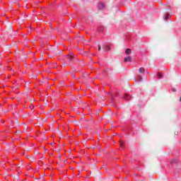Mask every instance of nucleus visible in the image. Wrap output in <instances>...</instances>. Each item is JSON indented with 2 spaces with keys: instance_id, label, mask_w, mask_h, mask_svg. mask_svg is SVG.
<instances>
[{
  "instance_id": "6e6552de",
  "label": "nucleus",
  "mask_w": 181,
  "mask_h": 181,
  "mask_svg": "<svg viewBox=\"0 0 181 181\" xmlns=\"http://www.w3.org/2000/svg\"><path fill=\"white\" fill-rule=\"evenodd\" d=\"M139 73L144 74V73H145V69L144 67H141L139 69Z\"/></svg>"
},
{
  "instance_id": "f8f14e48",
  "label": "nucleus",
  "mask_w": 181,
  "mask_h": 181,
  "mask_svg": "<svg viewBox=\"0 0 181 181\" xmlns=\"http://www.w3.org/2000/svg\"><path fill=\"white\" fill-rule=\"evenodd\" d=\"M68 57H69V59L70 60H71V59H73V57H71V56H69Z\"/></svg>"
},
{
  "instance_id": "f257e3e1",
  "label": "nucleus",
  "mask_w": 181,
  "mask_h": 181,
  "mask_svg": "<svg viewBox=\"0 0 181 181\" xmlns=\"http://www.w3.org/2000/svg\"><path fill=\"white\" fill-rule=\"evenodd\" d=\"M132 98V97L130 95H129L128 93L124 94V99L126 100V101H129V100H131Z\"/></svg>"
},
{
  "instance_id": "0eeeda50",
  "label": "nucleus",
  "mask_w": 181,
  "mask_h": 181,
  "mask_svg": "<svg viewBox=\"0 0 181 181\" xmlns=\"http://www.w3.org/2000/svg\"><path fill=\"white\" fill-rule=\"evenodd\" d=\"M157 77H158V78H162V77H163V74L160 72H158L157 74Z\"/></svg>"
},
{
  "instance_id": "ddd939ff",
  "label": "nucleus",
  "mask_w": 181,
  "mask_h": 181,
  "mask_svg": "<svg viewBox=\"0 0 181 181\" xmlns=\"http://www.w3.org/2000/svg\"><path fill=\"white\" fill-rule=\"evenodd\" d=\"M98 50H101V46L98 45Z\"/></svg>"
},
{
  "instance_id": "423d86ee",
  "label": "nucleus",
  "mask_w": 181,
  "mask_h": 181,
  "mask_svg": "<svg viewBox=\"0 0 181 181\" xmlns=\"http://www.w3.org/2000/svg\"><path fill=\"white\" fill-rule=\"evenodd\" d=\"M132 52V51L131 50V49L128 48L125 50V53L127 54H130Z\"/></svg>"
},
{
  "instance_id": "f03ea898",
  "label": "nucleus",
  "mask_w": 181,
  "mask_h": 181,
  "mask_svg": "<svg viewBox=\"0 0 181 181\" xmlns=\"http://www.w3.org/2000/svg\"><path fill=\"white\" fill-rule=\"evenodd\" d=\"M177 162H179V160H177V159L170 160V165H177Z\"/></svg>"
},
{
  "instance_id": "20e7f679",
  "label": "nucleus",
  "mask_w": 181,
  "mask_h": 181,
  "mask_svg": "<svg viewBox=\"0 0 181 181\" xmlns=\"http://www.w3.org/2000/svg\"><path fill=\"white\" fill-rule=\"evenodd\" d=\"M127 62H132V59L131 57L128 56L124 58V63H127Z\"/></svg>"
},
{
  "instance_id": "2eb2a0df",
  "label": "nucleus",
  "mask_w": 181,
  "mask_h": 181,
  "mask_svg": "<svg viewBox=\"0 0 181 181\" xmlns=\"http://www.w3.org/2000/svg\"><path fill=\"white\" fill-rule=\"evenodd\" d=\"M173 91H174V92L176 91V89H173Z\"/></svg>"
},
{
  "instance_id": "1a4fd4ad",
  "label": "nucleus",
  "mask_w": 181,
  "mask_h": 181,
  "mask_svg": "<svg viewBox=\"0 0 181 181\" xmlns=\"http://www.w3.org/2000/svg\"><path fill=\"white\" fill-rule=\"evenodd\" d=\"M169 19V13H167L164 16V21H168Z\"/></svg>"
},
{
  "instance_id": "39448f33",
  "label": "nucleus",
  "mask_w": 181,
  "mask_h": 181,
  "mask_svg": "<svg viewBox=\"0 0 181 181\" xmlns=\"http://www.w3.org/2000/svg\"><path fill=\"white\" fill-rule=\"evenodd\" d=\"M142 81V76L141 75H137L136 77V81Z\"/></svg>"
},
{
  "instance_id": "9d476101",
  "label": "nucleus",
  "mask_w": 181,
  "mask_h": 181,
  "mask_svg": "<svg viewBox=\"0 0 181 181\" xmlns=\"http://www.w3.org/2000/svg\"><path fill=\"white\" fill-rule=\"evenodd\" d=\"M105 50L108 52V50H110V45H106L105 47Z\"/></svg>"
},
{
  "instance_id": "7ed1b4c3",
  "label": "nucleus",
  "mask_w": 181,
  "mask_h": 181,
  "mask_svg": "<svg viewBox=\"0 0 181 181\" xmlns=\"http://www.w3.org/2000/svg\"><path fill=\"white\" fill-rule=\"evenodd\" d=\"M105 6V4H104V3H99L98 5V8L99 9H103L104 8Z\"/></svg>"
},
{
  "instance_id": "9b49d317",
  "label": "nucleus",
  "mask_w": 181,
  "mask_h": 181,
  "mask_svg": "<svg viewBox=\"0 0 181 181\" xmlns=\"http://www.w3.org/2000/svg\"><path fill=\"white\" fill-rule=\"evenodd\" d=\"M119 144L121 147L124 146V143L122 141H119Z\"/></svg>"
},
{
  "instance_id": "4468645a",
  "label": "nucleus",
  "mask_w": 181,
  "mask_h": 181,
  "mask_svg": "<svg viewBox=\"0 0 181 181\" xmlns=\"http://www.w3.org/2000/svg\"><path fill=\"white\" fill-rule=\"evenodd\" d=\"M100 29H101L100 30H102V31L104 30V28H103V27Z\"/></svg>"
}]
</instances>
